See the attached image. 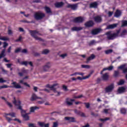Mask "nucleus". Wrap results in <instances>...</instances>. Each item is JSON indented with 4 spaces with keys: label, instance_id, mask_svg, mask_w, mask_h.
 Masks as SVG:
<instances>
[{
    "label": "nucleus",
    "instance_id": "f257e3e1",
    "mask_svg": "<svg viewBox=\"0 0 127 127\" xmlns=\"http://www.w3.org/2000/svg\"><path fill=\"white\" fill-rule=\"evenodd\" d=\"M13 103L15 105V106H16L17 109L20 110L21 116L23 118L24 120H25V121H28V120H29V116H28V115H29L30 113H26V110H22L20 101L19 100L16 101L15 100V98H14Z\"/></svg>",
    "mask_w": 127,
    "mask_h": 127
},
{
    "label": "nucleus",
    "instance_id": "f03ea898",
    "mask_svg": "<svg viewBox=\"0 0 127 127\" xmlns=\"http://www.w3.org/2000/svg\"><path fill=\"white\" fill-rule=\"evenodd\" d=\"M48 88H50L53 92L56 94V96H60L61 92L60 91H58L56 90L57 88H59V84H55L53 85H50L49 84L47 85Z\"/></svg>",
    "mask_w": 127,
    "mask_h": 127
},
{
    "label": "nucleus",
    "instance_id": "7ed1b4c3",
    "mask_svg": "<svg viewBox=\"0 0 127 127\" xmlns=\"http://www.w3.org/2000/svg\"><path fill=\"white\" fill-rule=\"evenodd\" d=\"M119 33L120 31H117V33H112V32H108L106 33V35L107 36L108 39L111 40L112 39H115L116 37H118Z\"/></svg>",
    "mask_w": 127,
    "mask_h": 127
},
{
    "label": "nucleus",
    "instance_id": "20e7f679",
    "mask_svg": "<svg viewBox=\"0 0 127 127\" xmlns=\"http://www.w3.org/2000/svg\"><path fill=\"white\" fill-rule=\"evenodd\" d=\"M29 32L31 35V36H32V37H34V38H35V39H36V40H39L40 41H41L42 40V39L37 37V35H38V32L36 31H29Z\"/></svg>",
    "mask_w": 127,
    "mask_h": 127
},
{
    "label": "nucleus",
    "instance_id": "39448f33",
    "mask_svg": "<svg viewBox=\"0 0 127 127\" xmlns=\"http://www.w3.org/2000/svg\"><path fill=\"white\" fill-rule=\"evenodd\" d=\"M7 116H10L12 118H15V113L12 112V113H9V114L5 113L4 114V117H5V118H6V119L8 121V122H10V121H12V120L11 119L7 117Z\"/></svg>",
    "mask_w": 127,
    "mask_h": 127
},
{
    "label": "nucleus",
    "instance_id": "423d86ee",
    "mask_svg": "<svg viewBox=\"0 0 127 127\" xmlns=\"http://www.w3.org/2000/svg\"><path fill=\"white\" fill-rule=\"evenodd\" d=\"M45 15L44 13H42V12H38L35 14V18L36 19H41L43 17H44Z\"/></svg>",
    "mask_w": 127,
    "mask_h": 127
},
{
    "label": "nucleus",
    "instance_id": "0eeeda50",
    "mask_svg": "<svg viewBox=\"0 0 127 127\" xmlns=\"http://www.w3.org/2000/svg\"><path fill=\"white\" fill-rule=\"evenodd\" d=\"M114 88L115 85H114V84H111L106 88L105 91L106 92V93H110V92H112V91L114 90Z\"/></svg>",
    "mask_w": 127,
    "mask_h": 127
},
{
    "label": "nucleus",
    "instance_id": "6e6552de",
    "mask_svg": "<svg viewBox=\"0 0 127 127\" xmlns=\"http://www.w3.org/2000/svg\"><path fill=\"white\" fill-rule=\"evenodd\" d=\"M102 31V29L100 28L94 29L91 31V34L92 35H97L98 33H100Z\"/></svg>",
    "mask_w": 127,
    "mask_h": 127
},
{
    "label": "nucleus",
    "instance_id": "1a4fd4ad",
    "mask_svg": "<svg viewBox=\"0 0 127 127\" xmlns=\"http://www.w3.org/2000/svg\"><path fill=\"white\" fill-rule=\"evenodd\" d=\"M127 90V87H119L117 90V94H123L125 93Z\"/></svg>",
    "mask_w": 127,
    "mask_h": 127
},
{
    "label": "nucleus",
    "instance_id": "9d476101",
    "mask_svg": "<svg viewBox=\"0 0 127 127\" xmlns=\"http://www.w3.org/2000/svg\"><path fill=\"white\" fill-rule=\"evenodd\" d=\"M11 85H13V86H9L10 88H15V89H20L21 88V86L15 82H13Z\"/></svg>",
    "mask_w": 127,
    "mask_h": 127
},
{
    "label": "nucleus",
    "instance_id": "9b49d317",
    "mask_svg": "<svg viewBox=\"0 0 127 127\" xmlns=\"http://www.w3.org/2000/svg\"><path fill=\"white\" fill-rule=\"evenodd\" d=\"M119 25V24H113L111 25H109L107 27V29H114V28H116L117 26Z\"/></svg>",
    "mask_w": 127,
    "mask_h": 127
},
{
    "label": "nucleus",
    "instance_id": "f8f14e48",
    "mask_svg": "<svg viewBox=\"0 0 127 127\" xmlns=\"http://www.w3.org/2000/svg\"><path fill=\"white\" fill-rule=\"evenodd\" d=\"M83 21H84V18L81 17L75 18L74 20V22H76L77 23L83 22Z\"/></svg>",
    "mask_w": 127,
    "mask_h": 127
},
{
    "label": "nucleus",
    "instance_id": "ddd939ff",
    "mask_svg": "<svg viewBox=\"0 0 127 127\" xmlns=\"http://www.w3.org/2000/svg\"><path fill=\"white\" fill-rule=\"evenodd\" d=\"M67 7H70L71 9L75 10V9H77V7H78V5L77 4H69L67 5Z\"/></svg>",
    "mask_w": 127,
    "mask_h": 127
},
{
    "label": "nucleus",
    "instance_id": "4468645a",
    "mask_svg": "<svg viewBox=\"0 0 127 127\" xmlns=\"http://www.w3.org/2000/svg\"><path fill=\"white\" fill-rule=\"evenodd\" d=\"M64 120L67 121L69 123H74L75 122V118L73 117H65Z\"/></svg>",
    "mask_w": 127,
    "mask_h": 127
},
{
    "label": "nucleus",
    "instance_id": "2eb2a0df",
    "mask_svg": "<svg viewBox=\"0 0 127 127\" xmlns=\"http://www.w3.org/2000/svg\"><path fill=\"white\" fill-rule=\"evenodd\" d=\"M85 27H91V26H93L94 25V22L92 21H89L88 22H87L85 24Z\"/></svg>",
    "mask_w": 127,
    "mask_h": 127
},
{
    "label": "nucleus",
    "instance_id": "dca6fc26",
    "mask_svg": "<svg viewBox=\"0 0 127 127\" xmlns=\"http://www.w3.org/2000/svg\"><path fill=\"white\" fill-rule=\"evenodd\" d=\"M38 124L39 125V126L40 127H49V123H48L47 124H45V123H44V122H38Z\"/></svg>",
    "mask_w": 127,
    "mask_h": 127
},
{
    "label": "nucleus",
    "instance_id": "f3484780",
    "mask_svg": "<svg viewBox=\"0 0 127 127\" xmlns=\"http://www.w3.org/2000/svg\"><path fill=\"white\" fill-rule=\"evenodd\" d=\"M50 67H51V64H50V63H47L44 66L43 69L45 71H48V70L49 69V68H50Z\"/></svg>",
    "mask_w": 127,
    "mask_h": 127
},
{
    "label": "nucleus",
    "instance_id": "a211bd4d",
    "mask_svg": "<svg viewBox=\"0 0 127 127\" xmlns=\"http://www.w3.org/2000/svg\"><path fill=\"white\" fill-rule=\"evenodd\" d=\"M83 28L81 27H74L71 28L72 31H79V30H82Z\"/></svg>",
    "mask_w": 127,
    "mask_h": 127
},
{
    "label": "nucleus",
    "instance_id": "6ab92c4d",
    "mask_svg": "<svg viewBox=\"0 0 127 127\" xmlns=\"http://www.w3.org/2000/svg\"><path fill=\"white\" fill-rule=\"evenodd\" d=\"M113 69H114V66L113 65H111L110 66L108 67V68H103V70L101 71V74H103V72H104V71H106L107 70L111 71V70H113Z\"/></svg>",
    "mask_w": 127,
    "mask_h": 127
},
{
    "label": "nucleus",
    "instance_id": "aec40b11",
    "mask_svg": "<svg viewBox=\"0 0 127 127\" xmlns=\"http://www.w3.org/2000/svg\"><path fill=\"white\" fill-rule=\"evenodd\" d=\"M96 58V56L94 54H92L89 57H88L87 59V63L89 62V61H91V60H93Z\"/></svg>",
    "mask_w": 127,
    "mask_h": 127
},
{
    "label": "nucleus",
    "instance_id": "412c9836",
    "mask_svg": "<svg viewBox=\"0 0 127 127\" xmlns=\"http://www.w3.org/2000/svg\"><path fill=\"white\" fill-rule=\"evenodd\" d=\"M64 4V3H63V2H56L55 4V5L56 7H61L63 6Z\"/></svg>",
    "mask_w": 127,
    "mask_h": 127
},
{
    "label": "nucleus",
    "instance_id": "4be33fe9",
    "mask_svg": "<svg viewBox=\"0 0 127 127\" xmlns=\"http://www.w3.org/2000/svg\"><path fill=\"white\" fill-rule=\"evenodd\" d=\"M95 22H101L102 21V18L100 16H97L94 18Z\"/></svg>",
    "mask_w": 127,
    "mask_h": 127
},
{
    "label": "nucleus",
    "instance_id": "5701e85b",
    "mask_svg": "<svg viewBox=\"0 0 127 127\" xmlns=\"http://www.w3.org/2000/svg\"><path fill=\"white\" fill-rule=\"evenodd\" d=\"M37 99H42L40 97H38L35 94H33L31 97V101H34Z\"/></svg>",
    "mask_w": 127,
    "mask_h": 127
},
{
    "label": "nucleus",
    "instance_id": "b1692460",
    "mask_svg": "<svg viewBox=\"0 0 127 127\" xmlns=\"http://www.w3.org/2000/svg\"><path fill=\"white\" fill-rule=\"evenodd\" d=\"M98 6V3L97 2H94L90 4V7H94L96 8Z\"/></svg>",
    "mask_w": 127,
    "mask_h": 127
},
{
    "label": "nucleus",
    "instance_id": "393cba45",
    "mask_svg": "<svg viewBox=\"0 0 127 127\" xmlns=\"http://www.w3.org/2000/svg\"><path fill=\"white\" fill-rule=\"evenodd\" d=\"M102 78L105 81L108 80V79H109V74L108 73H106L104 74H103L102 76Z\"/></svg>",
    "mask_w": 127,
    "mask_h": 127
},
{
    "label": "nucleus",
    "instance_id": "a878e982",
    "mask_svg": "<svg viewBox=\"0 0 127 127\" xmlns=\"http://www.w3.org/2000/svg\"><path fill=\"white\" fill-rule=\"evenodd\" d=\"M121 14H122V12H121V11L119 10H117L115 12V16L116 17H119V16H121Z\"/></svg>",
    "mask_w": 127,
    "mask_h": 127
},
{
    "label": "nucleus",
    "instance_id": "bb28decb",
    "mask_svg": "<svg viewBox=\"0 0 127 127\" xmlns=\"http://www.w3.org/2000/svg\"><path fill=\"white\" fill-rule=\"evenodd\" d=\"M37 109H39V108L36 107V106H35V107H31L30 108V113H34V111H35V110Z\"/></svg>",
    "mask_w": 127,
    "mask_h": 127
},
{
    "label": "nucleus",
    "instance_id": "cd10ccee",
    "mask_svg": "<svg viewBox=\"0 0 127 127\" xmlns=\"http://www.w3.org/2000/svg\"><path fill=\"white\" fill-rule=\"evenodd\" d=\"M74 101V100L73 99H69V100H66V103L69 106H71V105H72Z\"/></svg>",
    "mask_w": 127,
    "mask_h": 127
},
{
    "label": "nucleus",
    "instance_id": "c85d7f7f",
    "mask_svg": "<svg viewBox=\"0 0 127 127\" xmlns=\"http://www.w3.org/2000/svg\"><path fill=\"white\" fill-rule=\"evenodd\" d=\"M9 39L7 37H1L0 35V40H4V41H6V40H9Z\"/></svg>",
    "mask_w": 127,
    "mask_h": 127
},
{
    "label": "nucleus",
    "instance_id": "c756f323",
    "mask_svg": "<svg viewBox=\"0 0 127 127\" xmlns=\"http://www.w3.org/2000/svg\"><path fill=\"white\" fill-rule=\"evenodd\" d=\"M5 52V50L4 49L2 51L1 54L0 55V59L1 58H2V57H4L5 56V55H4V53Z\"/></svg>",
    "mask_w": 127,
    "mask_h": 127
},
{
    "label": "nucleus",
    "instance_id": "7c9ffc66",
    "mask_svg": "<svg viewBox=\"0 0 127 127\" xmlns=\"http://www.w3.org/2000/svg\"><path fill=\"white\" fill-rule=\"evenodd\" d=\"M124 83H125V80H124V79H121L118 83V85L119 86H120L121 85H124Z\"/></svg>",
    "mask_w": 127,
    "mask_h": 127
},
{
    "label": "nucleus",
    "instance_id": "2f4dec72",
    "mask_svg": "<svg viewBox=\"0 0 127 127\" xmlns=\"http://www.w3.org/2000/svg\"><path fill=\"white\" fill-rule=\"evenodd\" d=\"M45 9L47 13H50V12H51V10L50 9V8L48 7H45Z\"/></svg>",
    "mask_w": 127,
    "mask_h": 127
},
{
    "label": "nucleus",
    "instance_id": "473e14b6",
    "mask_svg": "<svg viewBox=\"0 0 127 127\" xmlns=\"http://www.w3.org/2000/svg\"><path fill=\"white\" fill-rule=\"evenodd\" d=\"M82 68H85V69H90L91 66L89 65H82Z\"/></svg>",
    "mask_w": 127,
    "mask_h": 127
},
{
    "label": "nucleus",
    "instance_id": "72a5a7b5",
    "mask_svg": "<svg viewBox=\"0 0 127 127\" xmlns=\"http://www.w3.org/2000/svg\"><path fill=\"white\" fill-rule=\"evenodd\" d=\"M127 30H124L121 33V36H124V35H127Z\"/></svg>",
    "mask_w": 127,
    "mask_h": 127
},
{
    "label": "nucleus",
    "instance_id": "f704fd0d",
    "mask_svg": "<svg viewBox=\"0 0 127 127\" xmlns=\"http://www.w3.org/2000/svg\"><path fill=\"white\" fill-rule=\"evenodd\" d=\"M121 114H126L127 113V110L125 108H122L121 109Z\"/></svg>",
    "mask_w": 127,
    "mask_h": 127
},
{
    "label": "nucleus",
    "instance_id": "c9c22d12",
    "mask_svg": "<svg viewBox=\"0 0 127 127\" xmlns=\"http://www.w3.org/2000/svg\"><path fill=\"white\" fill-rule=\"evenodd\" d=\"M106 54H110L113 52V50H108L105 51Z\"/></svg>",
    "mask_w": 127,
    "mask_h": 127
},
{
    "label": "nucleus",
    "instance_id": "e433bc0d",
    "mask_svg": "<svg viewBox=\"0 0 127 127\" xmlns=\"http://www.w3.org/2000/svg\"><path fill=\"white\" fill-rule=\"evenodd\" d=\"M119 74H120V72L118 71H115L114 77H118L119 76Z\"/></svg>",
    "mask_w": 127,
    "mask_h": 127
},
{
    "label": "nucleus",
    "instance_id": "4c0bfd02",
    "mask_svg": "<svg viewBox=\"0 0 127 127\" xmlns=\"http://www.w3.org/2000/svg\"><path fill=\"white\" fill-rule=\"evenodd\" d=\"M48 53H49V50H44L42 52V54H48Z\"/></svg>",
    "mask_w": 127,
    "mask_h": 127
},
{
    "label": "nucleus",
    "instance_id": "58836bf2",
    "mask_svg": "<svg viewBox=\"0 0 127 127\" xmlns=\"http://www.w3.org/2000/svg\"><path fill=\"white\" fill-rule=\"evenodd\" d=\"M122 26H127V21H123L122 22Z\"/></svg>",
    "mask_w": 127,
    "mask_h": 127
},
{
    "label": "nucleus",
    "instance_id": "ea45409f",
    "mask_svg": "<svg viewBox=\"0 0 127 127\" xmlns=\"http://www.w3.org/2000/svg\"><path fill=\"white\" fill-rule=\"evenodd\" d=\"M63 88L64 91H65V92H66V91H68V88L67 87V86L63 85Z\"/></svg>",
    "mask_w": 127,
    "mask_h": 127
},
{
    "label": "nucleus",
    "instance_id": "a19ab883",
    "mask_svg": "<svg viewBox=\"0 0 127 127\" xmlns=\"http://www.w3.org/2000/svg\"><path fill=\"white\" fill-rule=\"evenodd\" d=\"M21 64L22 65H25V66H27V65L28 64V62H22L21 63Z\"/></svg>",
    "mask_w": 127,
    "mask_h": 127
},
{
    "label": "nucleus",
    "instance_id": "79ce46f5",
    "mask_svg": "<svg viewBox=\"0 0 127 127\" xmlns=\"http://www.w3.org/2000/svg\"><path fill=\"white\" fill-rule=\"evenodd\" d=\"M67 56V54H62L60 56V57H62V58L64 59L65 58V57H66Z\"/></svg>",
    "mask_w": 127,
    "mask_h": 127
},
{
    "label": "nucleus",
    "instance_id": "37998d69",
    "mask_svg": "<svg viewBox=\"0 0 127 127\" xmlns=\"http://www.w3.org/2000/svg\"><path fill=\"white\" fill-rule=\"evenodd\" d=\"M108 120H110V118L101 119H99V121H101V122H104V121H108Z\"/></svg>",
    "mask_w": 127,
    "mask_h": 127
},
{
    "label": "nucleus",
    "instance_id": "c03bdc74",
    "mask_svg": "<svg viewBox=\"0 0 127 127\" xmlns=\"http://www.w3.org/2000/svg\"><path fill=\"white\" fill-rule=\"evenodd\" d=\"M23 73H26V70L24 69L23 70V72H20L19 73V75H20V76H23Z\"/></svg>",
    "mask_w": 127,
    "mask_h": 127
},
{
    "label": "nucleus",
    "instance_id": "a18cd8bd",
    "mask_svg": "<svg viewBox=\"0 0 127 127\" xmlns=\"http://www.w3.org/2000/svg\"><path fill=\"white\" fill-rule=\"evenodd\" d=\"M84 104L85 105V107L87 109H89L90 108V104L85 103Z\"/></svg>",
    "mask_w": 127,
    "mask_h": 127
},
{
    "label": "nucleus",
    "instance_id": "49530a36",
    "mask_svg": "<svg viewBox=\"0 0 127 127\" xmlns=\"http://www.w3.org/2000/svg\"><path fill=\"white\" fill-rule=\"evenodd\" d=\"M20 50H21L20 48H18L17 49H16L15 51V53H18V52L20 51Z\"/></svg>",
    "mask_w": 127,
    "mask_h": 127
},
{
    "label": "nucleus",
    "instance_id": "de8ad7c7",
    "mask_svg": "<svg viewBox=\"0 0 127 127\" xmlns=\"http://www.w3.org/2000/svg\"><path fill=\"white\" fill-rule=\"evenodd\" d=\"M74 112L77 115H81V112L79 111L75 110Z\"/></svg>",
    "mask_w": 127,
    "mask_h": 127
},
{
    "label": "nucleus",
    "instance_id": "09e8293b",
    "mask_svg": "<svg viewBox=\"0 0 127 127\" xmlns=\"http://www.w3.org/2000/svg\"><path fill=\"white\" fill-rule=\"evenodd\" d=\"M6 104L7 105H8V107H10V108H11L12 107V105L11 104V103L8 102H6Z\"/></svg>",
    "mask_w": 127,
    "mask_h": 127
},
{
    "label": "nucleus",
    "instance_id": "8fccbe9b",
    "mask_svg": "<svg viewBox=\"0 0 127 127\" xmlns=\"http://www.w3.org/2000/svg\"><path fill=\"white\" fill-rule=\"evenodd\" d=\"M3 44H4V45L3 46V47L4 48H5V47H6V46H8V44H7V43H6V42H4Z\"/></svg>",
    "mask_w": 127,
    "mask_h": 127
},
{
    "label": "nucleus",
    "instance_id": "3c124183",
    "mask_svg": "<svg viewBox=\"0 0 127 127\" xmlns=\"http://www.w3.org/2000/svg\"><path fill=\"white\" fill-rule=\"evenodd\" d=\"M6 82V81L3 80L2 78H0V83H4Z\"/></svg>",
    "mask_w": 127,
    "mask_h": 127
},
{
    "label": "nucleus",
    "instance_id": "603ef678",
    "mask_svg": "<svg viewBox=\"0 0 127 127\" xmlns=\"http://www.w3.org/2000/svg\"><path fill=\"white\" fill-rule=\"evenodd\" d=\"M21 39H22V38L21 37V36H20L18 39L16 40V41L17 42L18 41H21Z\"/></svg>",
    "mask_w": 127,
    "mask_h": 127
},
{
    "label": "nucleus",
    "instance_id": "864d4df0",
    "mask_svg": "<svg viewBox=\"0 0 127 127\" xmlns=\"http://www.w3.org/2000/svg\"><path fill=\"white\" fill-rule=\"evenodd\" d=\"M12 65V64H6V65L7 67V68H10V67H11Z\"/></svg>",
    "mask_w": 127,
    "mask_h": 127
},
{
    "label": "nucleus",
    "instance_id": "5fc2aeb1",
    "mask_svg": "<svg viewBox=\"0 0 127 127\" xmlns=\"http://www.w3.org/2000/svg\"><path fill=\"white\" fill-rule=\"evenodd\" d=\"M3 88H8V86L6 85H3L1 86H0V89H3Z\"/></svg>",
    "mask_w": 127,
    "mask_h": 127
},
{
    "label": "nucleus",
    "instance_id": "6e6d98bb",
    "mask_svg": "<svg viewBox=\"0 0 127 127\" xmlns=\"http://www.w3.org/2000/svg\"><path fill=\"white\" fill-rule=\"evenodd\" d=\"M113 13H114L113 12L109 11L108 12L109 16H111L112 15H113Z\"/></svg>",
    "mask_w": 127,
    "mask_h": 127
},
{
    "label": "nucleus",
    "instance_id": "4d7b16f0",
    "mask_svg": "<svg viewBox=\"0 0 127 127\" xmlns=\"http://www.w3.org/2000/svg\"><path fill=\"white\" fill-rule=\"evenodd\" d=\"M109 109H104L103 112L105 113V114H108V112H109Z\"/></svg>",
    "mask_w": 127,
    "mask_h": 127
},
{
    "label": "nucleus",
    "instance_id": "13d9d810",
    "mask_svg": "<svg viewBox=\"0 0 127 127\" xmlns=\"http://www.w3.org/2000/svg\"><path fill=\"white\" fill-rule=\"evenodd\" d=\"M125 68V65H121L118 67V69H124Z\"/></svg>",
    "mask_w": 127,
    "mask_h": 127
},
{
    "label": "nucleus",
    "instance_id": "bf43d9fd",
    "mask_svg": "<svg viewBox=\"0 0 127 127\" xmlns=\"http://www.w3.org/2000/svg\"><path fill=\"white\" fill-rule=\"evenodd\" d=\"M43 103H44V100H42L41 101H38V104H43Z\"/></svg>",
    "mask_w": 127,
    "mask_h": 127
},
{
    "label": "nucleus",
    "instance_id": "052dcab7",
    "mask_svg": "<svg viewBox=\"0 0 127 127\" xmlns=\"http://www.w3.org/2000/svg\"><path fill=\"white\" fill-rule=\"evenodd\" d=\"M22 53H27V50L26 49H24L22 51Z\"/></svg>",
    "mask_w": 127,
    "mask_h": 127
},
{
    "label": "nucleus",
    "instance_id": "680f3d73",
    "mask_svg": "<svg viewBox=\"0 0 127 127\" xmlns=\"http://www.w3.org/2000/svg\"><path fill=\"white\" fill-rule=\"evenodd\" d=\"M19 30L21 32H23V31H24V30H23V28H19Z\"/></svg>",
    "mask_w": 127,
    "mask_h": 127
},
{
    "label": "nucleus",
    "instance_id": "e2e57ef3",
    "mask_svg": "<svg viewBox=\"0 0 127 127\" xmlns=\"http://www.w3.org/2000/svg\"><path fill=\"white\" fill-rule=\"evenodd\" d=\"M76 75H78V72H75L74 73H72L70 74V76H76Z\"/></svg>",
    "mask_w": 127,
    "mask_h": 127
},
{
    "label": "nucleus",
    "instance_id": "0e129e2a",
    "mask_svg": "<svg viewBox=\"0 0 127 127\" xmlns=\"http://www.w3.org/2000/svg\"><path fill=\"white\" fill-rule=\"evenodd\" d=\"M83 97V95H79L77 97H76V99H79L80 98H82Z\"/></svg>",
    "mask_w": 127,
    "mask_h": 127
},
{
    "label": "nucleus",
    "instance_id": "69168bd1",
    "mask_svg": "<svg viewBox=\"0 0 127 127\" xmlns=\"http://www.w3.org/2000/svg\"><path fill=\"white\" fill-rule=\"evenodd\" d=\"M23 85H24L25 86H26L27 87H30L29 84H27V83L26 82H24Z\"/></svg>",
    "mask_w": 127,
    "mask_h": 127
},
{
    "label": "nucleus",
    "instance_id": "338daca9",
    "mask_svg": "<svg viewBox=\"0 0 127 127\" xmlns=\"http://www.w3.org/2000/svg\"><path fill=\"white\" fill-rule=\"evenodd\" d=\"M123 72L124 73H127V67L125 68V69H124Z\"/></svg>",
    "mask_w": 127,
    "mask_h": 127
},
{
    "label": "nucleus",
    "instance_id": "774afa93",
    "mask_svg": "<svg viewBox=\"0 0 127 127\" xmlns=\"http://www.w3.org/2000/svg\"><path fill=\"white\" fill-rule=\"evenodd\" d=\"M8 34H12V32L11 31V30H8Z\"/></svg>",
    "mask_w": 127,
    "mask_h": 127
}]
</instances>
